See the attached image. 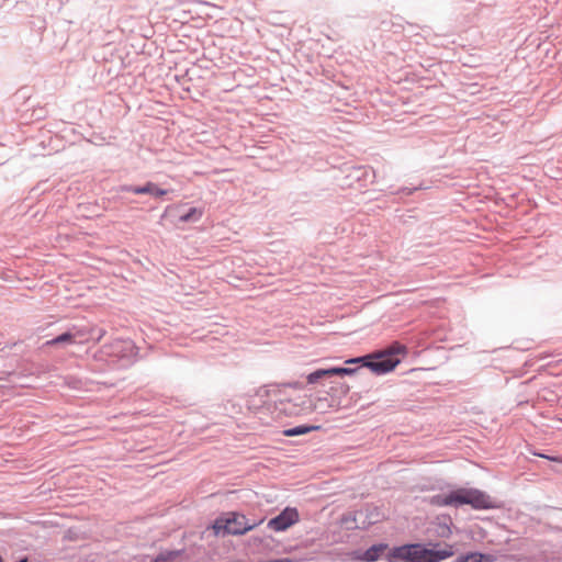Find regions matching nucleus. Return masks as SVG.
<instances>
[{
  "label": "nucleus",
  "instance_id": "obj_18",
  "mask_svg": "<svg viewBox=\"0 0 562 562\" xmlns=\"http://www.w3.org/2000/svg\"><path fill=\"white\" fill-rule=\"evenodd\" d=\"M138 184H121L115 188L116 193H133L137 194Z\"/></svg>",
  "mask_w": 562,
  "mask_h": 562
},
{
  "label": "nucleus",
  "instance_id": "obj_14",
  "mask_svg": "<svg viewBox=\"0 0 562 562\" xmlns=\"http://www.w3.org/2000/svg\"><path fill=\"white\" fill-rule=\"evenodd\" d=\"M493 557L491 554L481 552H468L461 554L454 562H491Z\"/></svg>",
  "mask_w": 562,
  "mask_h": 562
},
{
  "label": "nucleus",
  "instance_id": "obj_9",
  "mask_svg": "<svg viewBox=\"0 0 562 562\" xmlns=\"http://www.w3.org/2000/svg\"><path fill=\"white\" fill-rule=\"evenodd\" d=\"M300 520L299 510L295 507H285L277 516L269 519L267 527L273 531L282 532Z\"/></svg>",
  "mask_w": 562,
  "mask_h": 562
},
{
  "label": "nucleus",
  "instance_id": "obj_5",
  "mask_svg": "<svg viewBox=\"0 0 562 562\" xmlns=\"http://www.w3.org/2000/svg\"><path fill=\"white\" fill-rule=\"evenodd\" d=\"M262 520L250 521L244 514L232 512L226 516H220L213 524V530L216 536L244 535L260 525Z\"/></svg>",
  "mask_w": 562,
  "mask_h": 562
},
{
  "label": "nucleus",
  "instance_id": "obj_2",
  "mask_svg": "<svg viewBox=\"0 0 562 562\" xmlns=\"http://www.w3.org/2000/svg\"><path fill=\"white\" fill-rule=\"evenodd\" d=\"M440 543L411 542L393 547L384 555L386 562H442L454 554L452 546Z\"/></svg>",
  "mask_w": 562,
  "mask_h": 562
},
{
  "label": "nucleus",
  "instance_id": "obj_8",
  "mask_svg": "<svg viewBox=\"0 0 562 562\" xmlns=\"http://www.w3.org/2000/svg\"><path fill=\"white\" fill-rule=\"evenodd\" d=\"M384 519V514L378 506H367L363 509L356 512L352 518L345 517L344 522L352 520L358 522L357 528L368 529L370 526L375 525Z\"/></svg>",
  "mask_w": 562,
  "mask_h": 562
},
{
  "label": "nucleus",
  "instance_id": "obj_1",
  "mask_svg": "<svg viewBox=\"0 0 562 562\" xmlns=\"http://www.w3.org/2000/svg\"><path fill=\"white\" fill-rule=\"evenodd\" d=\"M138 355V348L131 339L116 338L102 345L88 359L87 369L93 373H106L132 367Z\"/></svg>",
  "mask_w": 562,
  "mask_h": 562
},
{
  "label": "nucleus",
  "instance_id": "obj_20",
  "mask_svg": "<svg viewBox=\"0 0 562 562\" xmlns=\"http://www.w3.org/2000/svg\"><path fill=\"white\" fill-rule=\"evenodd\" d=\"M418 188H409V187H401L398 190L392 192L393 194H404V195H411L413 194Z\"/></svg>",
  "mask_w": 562,
  "mask_h": 562
},
{
  "label": "nucleus",
  "instance_id": "obj_11",
  "mask_svg": "<svg viewBox=\"0 0 562 562\" xmlns=\"http://www.w3.org/2000/svg\"><path fill=\"white\" fill-rule=\"evenodd\" d=\"M172 191L173 190H171V189L160 188L156 182L146 181L143 184H138L137 195H149L155 199H160Z\"/></svg>",
  "mask_w": 562,
  "mask_h": 562
},
{
  "label": "nucleus",
  "instance_id": "obj_6",
  "mask_svg": "<svg viewBox=\"0 0 562 562\" xmlns=\"http://www.w3.org/2000/svg\"><path fill=\"white\" fill-rule=\"evenodd\" d=\"M366 355L349 358L345 361L346 364H357V368L351 367H329V368H319L315 371L311 372L306 376V381L308 384H315L323 381H329L330 383H334V378H342L345 375H352L355 374L359 369L366 367Z\"/></svg>",
  "mask_w": 562,
  "mask_h": 562
},
{
  "label": "nucleus",
  "instance_id": "obj_23",
  "mask_svg": "<svg viewBox=\"0 0 562 562\" xmlns=\"http://www.w3.org/2000/svg\"><path fill=\"white\" fill-rule=\"evenodd\" d=\"M278 391V386H270V389L267 390V394L276 393Z\"/></svg>",
  "mask_w": 562,
  "mask_h": 562
},
{
  "label": "nucleus",
  "instance_id": "obj_21",
  "mask_svg": "<svg viewBox=\"0 0 562 562\" xmlns=\"http://www.w3.org/2000/svg\"><path fill=\"white\" fill-rule=\"evenodd\" d=\"M348 391H349V386H348V385H346V384H340V393H341V394H344V395H345V394H347V393H348Z\"/></svg>",
  "mask_w": 562,
  "mask_h": 562
},
{
  "label": "nucleus",
  "instance_id": "obj_22",
  "mask_svg": "<svg viewBox=\"0 0 562 562\" xmlns=\"http://www.w3.org/2000/svg\"><path fill=\"white\" fill-rule=\"evenodd\" d=\"M536 454H537V456H539V457H541V458H546V459H549V460H552V461L558 460V458H555V457H552V458H551V457H548V456H546V454H540V453H536Z\"/></svg>",
  "mask_w": 562,
  "mask_h": 562
},
{
  "label": "nucleus",
  "instance_id": "obj_4",
  "mask_svg": "<svg viewBox=\"0 0 562 562\" xmlns=\"http://www.w3.org/2000/svg\"><path fill=\"white\" fill-rule=\"evenodd\" d=\"M407 347L398 341H393L383 349L366 355V367L375 375L392 372L400 363V356H406Z\"/></svg>",
  "mask_w": 562,
  "mask_h": 562
},
{
  "label": "nucleus",
  "instance_id": "obj_17",
  "mask_svg": "<svg viewBox=\"0 0 562 562\" xmlns=\"http://www.w3.org/2000/svg\"><path fill=\"white\" fill-rule=\"evenodd\" d=\"M181 550H167L150 559V562H172L181 554Z\"/></svg>",
  "mask_w": 562,
  "mask_h": 562
},
{
  "label": "nucleus",
  "instance_id": "obj_16",
  "mask_svg": "<svg viewBox=\"0 0 562 562\" xmlns=\"http://www.w3.org/2000/svg\"><path fill=\"white\" fill-rule=\"evenodd\" d=\"M203 215V209L190 207L187 212L179 215V221L182 223H195Z\"/></svg>",
  "mask_w": 562,
  "mask_h": 562
},
{
  "label": "nucleus",
  "instance_id": "obj_10",
  "mask_svg": "<svg viewBox=\"0 0 562 562\" xmlns=\"http://www.w3.org/2000/svg\"><path fill=\"white\" fill-rule=\"evenodd\" d=\"M389 549L385 542L373 543L366 550H353L349 553L353 562H376L382 559L384 552Z\"/></svg>",
  "mask_w": 562,
  "mask_h": 562
},
{
  "label": "nucleus",
  "instance_id": "obj_3",
  "mask_svg": "<svg viewBox=\"0 0 562 562\" xmlns=\"http://www.w3.org/2000/svg\"><path fill=\"white\" fill-rule=\"evenodd\" d=\"M428 503L436 507H462L471 506L475 510L499 508V503L486 492L475 487H459L448 494H436L429 497Z\"/></svg>",
  "mask_w": 562,
  "mask_h": 562
},
{
  "label": "nucleus",
  "instance_id": "obj_13",
  "mask_svg": "<svg viewBox=\"0 0 562 562\" xmlns=\"http://www.w3.org/2000/svg\"><path fill=\"white\" fill-rule=\"evenodd\" d=\"M321 429L318 425H297L291 428H286L282 431V434L286 437H296L306 435L311 431Z\"/></svg>",
  "mask_w": 562,
  "mask_h": 562
},
{
  "label": "nucleus",
  "instance_id": "obj_25",
  "mask_svg": "<svg viewBox=\"0 0 562 562\" xmlns=\"http://www.w3.org/2000/svg\"><path fill=\"white\" fill-rule=\"evenodd\" d=\"M169 209H170V206H168V207L166 209L165 213H164V214H161V218H164V217L166 216V213L168 212V210H169Z\"/></svg>",
  "mask_w": 562,
  "mask_h": 562
},
{
  "label": "nucleus",
  "instance_id": "obj_7",
  "mask_svg": "<svg viewBox=\"0 0 562 562\" xmlns=\"http://www.w3.org/2000/svg\"><path fill=\"white\" fill-rule=\"evenodd\" d=\"M76 345H83L91 340L100 341L106 334L102 327H98L90 322L71 324L68 327Z\"/></svg>",
  "mask_w": 562,
  "mask_h": 562
},
{
  "label": "nucleus",
  "instance_id": "obj_24",
  "mask_svg": "<svg viewBox=\"0 0 562 562\" xmlns=\"http://www.w3.org/2000/svg\"><path fill=\"white\" fill-rule=\"evenodd\" d=\"M16 562H29V559H27V557H23V558L19 559Z\"/></svg>",
  "mask_w": 562,
  "mask_h": 562
},
{
  "label": "nucleus",
  "instance_id": "obj_26",
  "mask_svg": "<svg viewBox=\"0 0 562 562\" xmlns=\"http://www.w3.org/2000/svg\"><path fill=\"white\" fill-rule=\"evenodd\" d=\"M280 411H282V412L286 413V408H285V407L280 408Z\"/></svg>",
  "mask_w": 562,
  "mask_h": 562
},
{
  "label": "nucleus",
  "instance_id": "obj_15",
  "mask_svg": "<svg viewBox=\"0 0 562 562\" xmlns=\"http://www.w3.org/2000/svg\"><path fill=\"white\" fill-rule=\"evenodd\" d=\"M370 176H374V172L372 169H369L363 166L353 167L348 175V178L356 180V181H367V179Z\"/></svg>",
  "mask_w": 562,
  "mask_h": 562
},
{
  "label": "nucleus",
  "instance_id": "obj_12",
  "mask_svg": "<svg viewBox=\"0 0 562 562\" xmlns=\"http://www.w3.org/2000/svg\"><path fill=\"white\" fill-rule=\"evenodd\" d=\"M76 345L74 341V338L71 337V334L69 333L68 328L63 331L61 334L55 336L54 338L47 340L44 342V348H59L65 349L68 346Z\"/></svg>",
  "mask_w": 562,
  "mask_h": 562
},
{
  "label": "nucleus",
  "instance_id": "obj_19",
  "mask_svg": "<svg viewBox=\"0 0 562 562\" xmlns=\"http://www.w3.org/2000/svg\"><path fill=\"white\" fill-rule=\"evenodd\" d=\"M452 533L449 525L447 524H443V525H440L439 526V530H438V535L441 537V538H448L450 537Z\"/></svg>",
  "mask_w": 562,
  "mask_h": 562
}]
</instances>
